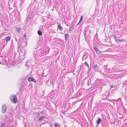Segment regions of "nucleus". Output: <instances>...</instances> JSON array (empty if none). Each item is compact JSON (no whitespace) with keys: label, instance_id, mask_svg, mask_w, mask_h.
Masks as SVG:
<instances>
[{"label":"nucleus","instance_id":"20e7f679","mask_svg":"<svg viewBox=\"0 0 127 127\" xmlns=\"http://www.w3.org/2000/svg\"><path fill=\"white\" fill-rule=\"evenodd\" d=\"M93 69H94L95 71L96 72L98 71L99 69L97 67L96 64L93 66Z\"/></svg>","mask_w":127,"mask_h":127},{"label":"nucleus","instance_id":"f257e3e1","mask_svg":"<svg viewBox=\"0 0 127 127\" xmlns=\"http://www.w3.org/2000/svg\"><path fill=\"white\" fill-rule=\"evenodd\" d=\"M10 98L11 100L14 103H17V100L15 95H11L10 96Z\"/></svg>","mask_w":127,"mask_h":127},{"label":"nucleus","instance_id":"39448f33","mask_svg":"<svg viewBox=\"0 0 127 127\" xmlns=\"http://www.w3.org/2000/svg\"><path fill=\"white\" fill-rule=\"evenodd\" d=\"M57 24H58V28L60 30H62L63 29L62 27L59 24V23H57Z\"/></svg>","mask_w":127,"mask_h":127},{"label":"nucleus","instance_id":"1a4fd4ad","mask_svg":"<svg viewBox=\"0 0 127 127\" xmlns=\"http://www.w3.org/2000/svg\"><path fill=\"white\" fill-rule=\"evenodd\" d=\"M44 117V116H41L38 119L39 121H41L43 119Z\"/></svg>","mask_w":127,"mask_h":127},{"label":"nucleus","instance_id":"4be33fe9","mask_svg":"<svg viewBox=\"0 0 127 127\" xmlns=\"http://www.w3.org/2000/svg\"><path fill=\"white\" fill-rule=\"evenodd\" d=\"M24 37L25 38L26 37V34H24Z\"/></svg>","mask_w":127,"mask_h":127},{"label":"nucleus","instance_id":"412c9836","mask_svg":"<svg viewBox=\"0 0 127 127\" xmlns=\"http://www.w3.org/2000/svg\"><path fill=\"white\" fill-rule=\"evenodd\" d=\"M58 126V124H55V127H57Z\"/></svg>","mask_w":127,"mask_h":127},{"label":"nucleus","instance_id":"f8f14e48","mask_svg":"<svg viewBox=\"0 0 127 127\" xmlns=\"http://www.w3.org/2000/svg\"><path fill=\"white\" fill-rule=\"evenodd\" d=\"M33 79V78L32 77H30L28 79V80L29 82L31 81H32V79Z\"/></svg>","mask_w":127,"mask_h":127},{"label":"nucleus","instance_id":"cd10ccee","mask_svg":"<svg viewBox=\"0 0 127 127\" xmlns=\"http://www.w3.org/2000/svg\"><path fill=\"white\" fill-rule=\"evenodd\" d=\"M9 40H6V41H7V42H8V41Z\"/></svg>","mask_w":127,"mask_h":127},{"label":"nucleus","instance_id":"4468645a","mask_svg":"<svg viewBox=\"0 0 127 127\" xmlns=\"http://www.w3.org/2000/svg\"><path fill=\"white\" fill-rule=\"evenodd\" d=\"M84 64H85V65H86L87 66V67H88V68H89V65L88 64V63H87V62H86Z\"/></svg>","mask_w":127,"mask_h":127},{"label":"nucleus","instance_id":"9d476101","mask_svg":"<svg viewBox=\"0 0 127 127\" xmlns=\"http://www.w3.org/2000/svg\"><path fill=\"white\" fill-rule=\"evenodd\" d=\"M38 33L39 35H42V32L40 30H38Z\"/></svg>","mask_w":127,"mask_h":127},{"label":"nucleus","instance_id":"6ab92c4d","mask_svg":"<svg viewBox=\"0 0 127 127\" xmlns=\"http://www.w3.org/2000/svg\"><path fill=\"white\" fill-rule=\"evenodd\" d=\"M21 54L22 55V56H24L25 55V52H21Z\"/></svg>","mask_w":127,"mask_h":127},{"label":"nucleus","instance_id":"b1692460","mask_svg":"<svg viewBox=\"0 0 127 127\" xmlns=\"http://www.w3.org/2000/svg\"><path fill=\"white\" fill-rule=\"evenodd\" d=\"M98 81V79H97L96 80V81H95V82H96L97 81Z\"/></svg>","mask_w":127,"mask_h":127},{"label":"nucleus","instance_id":"f3484780","mask_svg":"<svg viewBox=\"0 0 127 127\" xmlns=\"http://www.w3.org/2000/svg\"><path fill=\"white\" fill-rule=\"evenodd\" d=\"M5 123H3L1 126V127H5Z\"/></svg>","mask_w":127,"mask_h":127},{"label":"nucleus","instance_id":"9b49d317","mask_svg":"<svg viewBox=\"0 0 127 127\" xmlns=\"http://www.w3.org/2000/svg\"><path fill=\"white\" fill-rule=\"evenodd\" d=\"M68 37V34L67 33L65 34V40H66L67 39V37Z\"/></svg>","mask_w":127,"mask_h":127},{"label":"nucleus","instance_id":"bb28decb","mask_svg":"<svg viewBox=\"0 0 127 127\" xmlns=\"http://www.w3.org/2000/svg\"><path fill=\"white\" fill-rule=\"evenodd\" d=\"M112 87H113V86H111L110 88H112Z\"/></svg>","mask_w":127,"mask_h":127},{"label":"nucleus","instance_id":"ddd939ff","mask_svg":"<svg viewBox=\"0 0 127 127\" xmlns=\"http://www.w3.org/2000/svg\"><path fill=\"white\" fill-rule=\"evenodd\" d=\"M94 49H95V51L96 52L98 51V50L97 48H96V47L95 46V45L94 44Z\"/></svg>","mask_w":127,"mask_h":127},{"label":"nucleus","instance_id":"aec40b11","mask_svg":"<svg viewBox=\"0 0 127 127\" xmlns=\"http://www.w3.org/2000/svg\"><path fill=\"white\" fill-rule=\"evenodd\" d=\"M32 81L33 82H36V81H35V80L33 78V79H32Z\"/></svg>","mask_w":127,"mask_h":127},{"label":"nucleus","instance_id":"a878e982","mask_svg":"<svg viewBox=\"0 0 127 127\" xmlns=\"http://www.w3.org/2000/svg\"><path fill=\"white\" fill-rule=\"evenodd\" d=\"M97 36V34H95V36Z\"/></svg>","mask_w":127,"mask_h":127},{"label":"nucleus","instance_id":"393cba45","mask_svg":"<svg viewBox=\"0 0 127 127\" xmlns=\"http://www.w3.org/2000/svg\"><path fill=\"white\" fill-rule=\"evenodd\" d=\"M122 40H120V41H121ZM118 41H119V40H116V42H117Z\"/></svg>","mask_w":127,"mask_h":127},{"label":"nucleus","instance_id":"0eeeda50","mask_svg":"<svg viewBox=\"0 0 127 127\" xmlns=\"http://www.w3.org/2000/svg\"><path fill=\"white\" fill-rule=\"evenodd\" d=\"M98 120L97 121H96V123L97 125H99L100 122H101V120L100 118H98Z\"/></svg>","mask_w":127,"mask_h":127},{"label":"nucleus","instance_id":"6e6552de","mask_svg":"<svg viewBox=\"0 0 127 127\" xmlns=\"http://www.w3.org/2000/svg\"><path fill=\"white\" fill-rule=\"evenodd\" d=\"M21 30V29L20 28H16V32L19 33L20 32Z\"/></svg>","mask_w":127,"mask_h":127},{"label":"nucleus","instance_id":"f03ea898","mask_svg":"<svg viewBox=\"0 0 127 127\" xmlns=\"http://www.w3.org/2000/svg\"><path fill=\"white\" fill-rule=\"evenodd\" d=\"M8 122L9 123L11 122L13 120V115H11L10 116L8 117Z\"/></svg>","mask_w":127,"mask_h":127},{"label":"nucleus","instance_id":"7ed1b4c3","mask_svg":"<svg viewBox=\"0 0 127 127\" xmlns=\"http://www.w3.org/2000/svg\"><path fill=\"white\" fill-rule=\"evenodd\" d=\"M2 110L3 113H4L5 112L6 109V106L5 104H3L2 105Z\"/></svg>","mask_w":127,"mask_h":127},{"label":"nucleus","instance_id":"a211bd4d","mask_svg":"<svg viewBox=\"0 0 127 127\" xmlns=\"http://www.w3.org/2000/svg\"><path fill=\"white\" fill-rule=\"evenodd\" d=\"M10 36H8L7 37L6 39L5 40H10Z\"/></svg>","mask_w":127,"mask_h":127},{"label":"nucleus","instance_id":"dca6fc26","mask_svg":"<svg viewBox=\"0 0 127 127\" xmlns=\"http://www.w3.org/2000/svg\"><path fill=\"white\" fill-rule=\"evenodd\" d=\"M83 16H81V17H80V21L79 22V23L83 19Z\"/></svg>","mask_w":127,"mask_h":127},{"label":"nucleus","instance_id":"423d86ee","mask_svg":"<svg viewBox=\"0 0 127 127\" xmlns=\"http://www.w3.org/2000/svg\"><path fill=\"white\" fill-rule=\"evenodd\" d=\"M43 51V53H48L49 52V49L48 48H46L45 49V50Z\"/></svg>","mask_w":127,"mask_h":127},{"label":"nucleus","instance_id":"2eb2a0df","mask_svg":"<svg viewBox=\"0 0 127 127\" xmlns=\"http://www.w3.org/2000/svg\"><path fill=\"white\" fill-rule=\"evenodd\" d=\"M116 36L114 35H112L111 37V38H112V39H116Z\"/></svg>","mask_w":127,"mask_h":127},{"label":"nucleus","instance_id":"5701e85b","mask_svg":"<svg viewBox=\"0 0 127 127\" xmlns=\"http://www.w3.org/2000/svg\"><path fill=\"white\" fill-rule=\"evenodd\" d=\"M89 81H88V82H87V85H88V86H89Z\"/></svg>","mask_w":127,"mask_h":127}]
</instances>
